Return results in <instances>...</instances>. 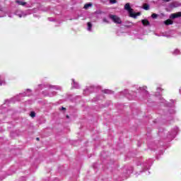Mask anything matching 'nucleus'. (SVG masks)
<instances>
[{
    "label": "nucleus",
    "instance_id": "nucleus-1",
    "mask_svg": "<svg viewBox=\"0 0 181 181\" xmlns=\"http://www.w3.org/2000/svg\"><path fill=\"white\" fill-rule=\"evenodd\" d=\"M124 9H125V11H128V13H129L130 18H134V19H136V17H138L141 15L140 12L137 13L136 14L134 13V9H132L131 8L129 3H127L124 5Z\"/></svg>",
    "mask_w": 181,
    "mask_h": 181
},
{
    "label": "nucleus",
    "instance_id": "nucleus-2",
    "mask_svg": "<svg viewBox=\"0 0 181 181\" xmlns=\"http://www.w3.org/2000/svg\"><path fill=\"white\" fill-rule=\"evenodd\" d=\"M179 132V128L178 127H174L170 132H168L167 135V138L168 139V141H172L173 139H175L176 137V134Z\"/></svg>",
    "mask_w": 181,
    "mask_h": 181
},
{
    "label": "nucleus",
    "instance_id": "nucleus-3",
    "mask_svg": "<svg viewBox=\"0 0 181 181\" xmlns=\"http://www.w3.org/2000/svg\"><path fill=\"white\" fill-rule=\"evenodd\" d=\"M151 163H152V160H148L143 163H141V162H138L137 166H139V165H141L143 168V171H140V173H142V172H146V170H149Z\"/></svg>",
    "mask_w": 181,
    "mask_h": 181
},
{
    "label": "nucleus",
    "instance_id": "nucleus-4",
    "mask_svg": "<svg viewBox=\"0 0 181 181\" xmlns=\"http://www.w3.org/2000/svg\"><path fill=\"white\" fill-rule=\"evenodd\" d=\"M30 13H32V11H30V10H28L25 11L17 10L16 11V15L18 16V18H26V16H28V15H30Z\"/></svg>",
    "mask_w": 181,
    "mask_h": 181
},
{
    "label": "nucleus",
    "instance_id": "nucleus-5",
    "mask_svg": "<svg viewBox=\"0 0 181 181\" xmlns=\"http://www.w3.org/2000/svg\"><path fill=\"white\" fill-rule=\"evenodd\" d=\"M123 95H125L129 98V100H134L135 98L136 93L135 92H129L128 90H124L122 92Z\"/></svg>",
    "mask_w": 181,
    "mask_h": 181
},
{
    "label": "nucleus",
    "instance_id": "nucleus-6",
    "mask_svg": "<svg viewBox=\"0 0 181 181\" xmlns=\"http://www.w3.org/2000/svg\"><path fill=\"white\" fill-rule=\"evenodd\" d=\"M109 18L115 23H117L118 25H121V23H122V21L121 20V18L119 17H118V16L110 14L109 16Z\"/></svg>",
    "mask_w": 181,
    "mask_h": 181
},
{
    "label": "nucleus",
    "instance_id": "nucleus-7",
    "mask_svg": "<svg viewBox=\"0 0 181 181\" xmlns=\"http://www.w3.org/2000/svg\"><path fill=\"white\" fill-rule=\"evenodd\" d=\"M147 88H148L146 86H143L137 88V90L139 93H142L143 94H145L146 98H148V97H151V95H149V93L146 91Z\"/></svg>",
    "mask_w": 181,
    "mask_h": 181
},
{
    "label": "nucleus",
    "instance_id": "nucleus-8",
    "mask_svg": "<svg viewBox=\"0 0 181 181\" xmlns=\"http://www.w3.org/2000/svg\"><path fill=\"white\" fill-rule=\"evenodd\" d=\"M93 91H94V86H87L83 90V95H88V94L93 93Z\"/></svg>",
    "mask_w": 181,
    "mask_h": 181
},
{
    "label": "nucleus",
    "instance_id": "nucleus-9",
    "mask_svg": "<svg viewBox=\"0 0 181 181\" xmlns=\"http://www.w3.org/2000/svg\"><path fill=\"white\" fill-rule=\"evenodd\" d=\"M30 94H32V93L30 92V90L28 89L26 92H24L23 93L20 94L18 96L16 97L15 98L17 100V101H21V98H19L22 97V95L29 97Z\"/></svg>",
    "mask_w": 181,
    "mask_h": 181
},
{
    "label": "nucleus",
    "instance_id": "nucleus-10",
    "mask_svg": "<svg viewBox=\"0 0 181 181\" xmlns=\"http://www.w3.org/2000/svg\"><path fill=\"white\" fill-rule=\"evenodd\" d=\"M167 105L168 107H171V109L168 110V112H167L168 117H169V115H173L175 112V109L173 108V104H171V105L167 104Z\"/></svg>",
    "mask_w": 181,
    "mask_h": 181
},
{
    "label": "nucleus",
    "instance_id": "nucleus-11",
    "mask_svg": "<svg viewBox=\"0 0 181 181\" xmlns=\"http://www.w3.org/2000/svg\"><path fill=\"white\" fill-rule=\"evenodd\" d=\"M180 16H181V12H178V13H176L171 14L170 18L171 19H176V18H180Z\"/></svg>",
    "mask_w": 181,
    "mask_h": 181
},
{
    "label": "nucleus",
    "instance_id": "nucleus-12",
    "mask_svg": "<svg viewBox=\"0 0 181 181\" xmlns=\"http://www.w3.org/2000/svg\"><path fill=\"white\" fill-rule=\"evenodd\" d=\"M53 90H62V86L49 85V91H53Z\"/></svg>",
    "mask_w": 181,
    "mask_h": 181
},
{
    "label": "nucleus",
    "instance_id": "nucleus-13",
    "mask_svg": "<svg viewBox=\"0 0 181 181\" xmlns=\"http://www.w3.org/2000/svg\"><path fill=\"white\" fill-rule=\"evenodd\" d=\"M71 86L73 88H80V85L74 79H72Z\"/></svg>",
    "mask_w": 181,
    "mask_h": 181
},
{
    "label": "nucleus",
    "instance_id": "nucleus-14",
    "mask_svg": "<svg viewBox=\"0 0 181 181\" xmlns=\"http://www.w3.org/2000/svg\"><path fill=\"white\" fill-rule=\"evenodd\" d=\"M87 30L88 32H93V24L90 22L87 23Z\"/></svg>",
    "mask_w": 181,
    "mask_h": 181
},
{
    "label": "nucleus",
    "instance_id": "nucleus-15",
    "mask_svg": "<svg viewBox=\"0 0 181 181\" xmlns=\"http://www.w3.org/2000/svg\"><path fill=\"white\" fill-rule=\"evenodd\" d=\"M5 84H6L5 79L4 78V77L0 76V86H5Z\"/></svg>",
    "mask_w": 181,
    "mask_h": 181
},
{
    "label": "nucleus",
    "instance_id": "nucleus-16",
    "mask_svg": "<svg viewBox=\"0 0 181 181\" xmlns=\"http://www.w3.org/2000/svg\"><path fill=\"white\" fill-rule=\"evenodd\" d=\"M141 23L144 25V26H149L150 23L148 20H142Z\"/></svg>",
    "mask_w": 181,
    "mask_h": 181
},
{
    "label": "nucleus",
    "instance_id": "nucleus-17",
    "mask_svg": "<svg viewBox=\"0 0 181 181\" xmlns=\"http://www.w3.org/2000/svg\"><path fill=\"white\" fill-rule=\"evenodd\" d=\"M9 103V100H6L5 103L0 107V114H3L4 111H2V108H4L5 107V105H6V104Z\"/></svg>",
    "mask_w": 181,
    "mask_h": 181
},
{
    "label": "nucleus",
    "instance_id": "nucleus-18",
    "mask_svg": "<svg viewBox=\"0 0 181 181\" xmlns=\"http://www.w3.org/2000/svg\"><path fill=\"white\" fill-rule=\"evenodd\" d=\"M173 54H174V56H177V54H180V49H175L173 52Z\"/></svg>",
    "mask_w": 181,
    "mask_h": 181
},
{
    "label": "nucleus",
    "instance_id": "nucleus-19",
    "mask_svg": "<svg viewBox=\"0 0 181 181\" xmlns=\"http://www.w3.org/2000/svg\"><path fill=\"white\" fill-rule=\"evenodd\" d=\"M16 2L18 5H21L22 6H25V5H26V2L22 1L17 0Z\"/></svg>",
    "mask_w": 181,
    "mask_h": 181
},
{
    "label": "nucleus",
    "instance_id": "nucleus-20",
    "mask_svg": "<svg viewBox=\"0 0 181 181\" xmlns=\"http://www.w3.org/2000/svg\"><path fill=\"white\" fill-rule=\"evenodd\" d=\"M90 6H93V4L91 3H88L84 5V9H88L89 8H90Z\"/></svg>",
    "mask_w": 181,
    "mask_h": 181
},
{
    "label": "nucleus",
    "instance_id": "nucleus-21",
    "mask_svg": "<svg viewBox=\"0 0 181 181\" xmlns=\"http://www.w3.org/2000/svg\"><path fill=\"white\" fill-rule=\"evenodd\" d=\"M103 93H104L105 94H112V90L105 89L103 90Z\"/></svg>",
    "mask_w": 181,
    "mask_h": 181
},
{
    "label": "nucleus",
    "instance_id": "nucleus-22",
    "mask_svg": "<svg viewBox=\"0 0 181 181\" xmlns=\"http://www.w3.org/2000/svg\"><path fill=\"white\" fill-rule=\"evenodd\" d=\"M165 25H172L173 23V21H172L170 19L166 20L164 21Z\"/></svg>",
    "mask_w": 181,
    "mask_h": 181
},
{
    "label": "nucleus",
    "instance_id": "nucleus-23",
    "mask_svg": "<svg viewBox=\"0 0 181 181\" xmlns=\"http://www.w3.org/2000/svg\"><path fill=\"white\" fill-rule=\"evenodd\" d=\"M157 93L156 94V95H160V93H160V91H163V89H161V88H157Z\"/></svg>",
    "mask_w": 181,
    "mask_h": 181
},
{
    "label": "nucleus",
    "instance_id": "nucleus-24",
    "mask_svg": "<svg viewBox=\"0 0 181 181\" xmlns=\"http://www.w3.org/2000/svg\"><path fill=\"white\" fill-rule=\"evenodd\" d=\"M158 16H159V15H158V14H156V13H153V14L151 15V18H152L153 19H156V18H158Z\"/></svg>",
    "mask_w": 181,
    "mask_h": 181
},
{
    "label": "nucleus",
    "instance_id": "nucleus-25",
    "mask_svg": "<svg viewBox=\"0 0 181 181\" xmlns=\"http://www.w3.org/2000/svg\"><path fill=\"white\" fill-rule=\"evenodd\" d=\"M144 9H145V11H148V9H149V5H148V4H144Z\"/></svg>",
    "mask_w": 181,
    "mask_h": 181
},
{
    "label": "nucleus",
    "instance_id": "nucleus-26",
    "mask_svg": "<svg viewBox=\"0 0 181 181\" xmlns=\"http://www.w3.org/2000/svg\"><path fill=\"white\" fill-rule=\"evenodd\" d=\"M30 116L32 118H35V117H36V113H35V112H31L30 114Z\"/></svg>",
    "mask_w": 181,
    "mask_h": 181
},
{
    "label": "nucleus",
    "instance_id": "nucleus-27",
    "mask_svg": "<svg viewBox=\"0 0 181 181\" xmlns=\"http://www.w3.org/2000/svg\"><path fill=\"white\" fill-rule=\"evenodd\" d=\"M160 103L165 104V103H166V100H165V99H163V98H160Z\"/></svg>",
    "mask_w": 181,
    "mask_h": 181
},
{
    "label": "nucleus",
    "instance_id": "nucleus-28",
    "mask_svg": "<svg viewBox=\"0 0 181 181\" xmlns=\"http://www.w3.org/2000/svg\"><path fill=\"white\" fill-rule=\"evenodd\" d=\"M53 95H56V92L53 91L52 93H49V97H53Z\"/></svg>",
    "mask_w": 181,
    "mask_h": 181
},
{
    "label": "nucleus",
    "instance_id": "nucleus-29",
    "mask_svg": "<svg viewBox=\"0 0 181 181\" xmlns=\"http://www.w3.org/2000/svg\"><path fill=\"white\" fill-rule=\"evenodd\" d=\"M110 2L112 4H117V0H110Z\"/></svg>",
    "mask_w": 181,
    "mask_h": 181
},
{
    "label": "nucleus",
    "instance_id": "nucleus-30",
    "mask_svg": "<svg viewBox=\"0 0 181 181\" xmlns=\"http://www.w3.org/2000/svg\"><path fill=\"white\" fill-rule=\"evenodd\" d=\"M103 22H105V23H110V21H108L107 18H103Z\"/></svg>",
    "mask_w": 181,
    "mask_h": 181
},
{
    "label": "nucleus",
    "instance_id": "nucleus-31",
    "mask_svg": "<svg viewBox=\"0 0 181 181\" xmlns=\"http://www.w3.org/2000/svg\"><path fill=\"white\" fill-rule=\"evenodd\" d=\"M162 1H163V2H169V1L170 0H162Z\"/></svg>",
    "mask_w": 181,
    "mask_h": 181
},
{
    "label": "nucleus",
    "instance_id": "nucleus-32",
    "mask_svg": "<svg viewBox=\"0 0 181 181\" xmlns=\"http://www.w3.org/2000/svg\"><path fill=\"white\" fill-rule=\"evenodd\" d=\"M151 174V173L149 172V171H148L146 173V175H150Z\"/></svg>",
    "mask_w": 181,
    "mask_h": 181
},
{
    "label": "nucleus",
    "instance_id": "nucleus-33",
    "mask_svg": "<svg viewBox=\"0 0 181 181\" xmlns=\"http://www.w3.org/2000/svg\"><path fill=\"white\" fill-rule=\"evenodd\" d=\"M179 93L181 94V88L179 89Z\"/></svg>",
    "mask_w": 181,
    "mask_h": 181
},
{
    "label": "nucleus",
    "instance_id": "nucleus-34",
    "mask_svg": "<svg viewBox=\"0 0 181 181\" xmlns=\"http://www.w3.org/2000/svg\"><path fill=\"white\" fill-rule=\"evenodd\" d=\"M127 173H132V171H127Z\"/></svg>",
    "mask_w": 181,
    "mask_h": 181
},
{
    "label": "nucleus",
    "instance_id": "nucleus-35",
    "mask_svg": "<svg viewBox=\"0 0 181 181\" xmlns=\"http://www.w3.org/2000/svg\"><path fill=\"white\" fill-rule=\"evenodd\" d=\"M62 110H66L64 107H62Z\"/></svg>",
    "mask_w": 181,
    "mask_h": 181
},
{
    "label": "nucleus",
    "instance_id": "nucleus-36",
    "mask_svg": "<svg viewBox=\"0 0 181 181\" xmlns=\"http://www.w3.org/2000/svg\"><path fill=\"white\" fill-rule=\"evenodd\" d=\"M36 139H37V141H39V137H37Z\"/></svg>",
    "mask_w": 181,
    "mask_h": 181
},
{
    "label": "nucleus",
    "instance_id": "nucleus-37",
    "mask_svg": "<svg viewBox=\"0 0 181 181\" xmlns=\"http://www.w3.org/2000/svg\"><path fill=\"white\" fill-rule=\"evenodd\" d=\"M156 36H159V35H157V34H156Z\"/></svg>",
    "mask_w": 181,
    "mask_h": 181
},
{
    "label": "nucleus",
    "instance_id": "nucleus-38",
    "mask_svg": "<svg viewBox=\"0 0 181 181\" xmlns=\"http://www.w3.org/2000/svg\"><path fill=\"white\" fill-rule=\"evenodd\" d=\"M67 118H69V116H66Z\"/></svg>",
    "mask_w": 181,
    "mask_h": 181
},
{
    "label": "nucleus",
    "instance_id": "nucleus-39",
    "mask_svg": "<svg viewBox=\"0 0 181 181\" xmlns=\"http://www.w3.org/2000/svg\"><path fill=\"white\" fill-rule=\"evenodd\" d=\"M11 102L12 103V100H11Z\"/></svg>",
    "mask_w": 181,
    "mask_h": 181
}]
</instances>
